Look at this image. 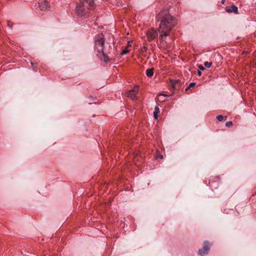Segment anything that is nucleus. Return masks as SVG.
<instances>
[{
	"mask_svg": "<svg viewBox=\"0 0 256 256\" xmlns=\"http://www.w3.org/2000/svg\"><path fill=\"white\" fill-rule=\"evenodd\" d=\"M224 0H222V3L224 4Z\"/></svg>",
	"mask_w": 256,
	"mask_h": 256,
	"instance_id": "aec40b11",
	"label": "nucleus"
},
{
	"mask_svg": "<svg viewBox=\"0 0 256 256\" xmlns=\"http://www.w3.org/2000/svg\"><path fill=\"white\" fill-rule=\"evenodd\" d=\"M198 68H199L200 70H204L205 69V68H204L202 66V65H200V66H198Z\"/></svg>",
	"mask_w": 256,
	"mask_h": 256,
	"instance_id": "a211bd4d",
	"label": "nucleus"
},
{
	"mask_svg": "<svg viewBox=\"0 0 256 256\" xmlns=\"http://www.w3.org/2000/svg\"><path fill=\"white\" fill-rule=\"evenodd\" d=\"M232 122H228L226 124V126L227 127H230V126H232Z\"/></svg>",
	"mask_w": 256,
	"mask_h": 256,
	"instance_id": "dca6fc26",
	"label": "nucleus"
},
{
	"mask_svg": "<svg viewBox=\"0 0 256 256\" xmlns=\"http://www.w3.org/2000/svg\"><path fill=\"white\" fill-rule=\"evenodd\" d=\"M160 158H163V156H160Z\"/></svg>",
	"mask_w": 256,
	"mask_h": 256,
	"instance_id": "4be33fe9",
	"label": "nucleus"
},
{
	"mask_svg": "<svg viewBox=\"0 0 256 256\" xmlns=\"http://www.w3.org/2000/svg\"><path fill=\"white\" fill-rule=\"evenodd\" d=\"M161 96H168L166 95V94H158V100L159 101L164 102V100H161Z\"/></svg>",
	"mask_w": 256,
	"mask_h": 256,
	"instance_id": "ddd939ff",
	"label": "nucleus"
},
{
	"mask_svg": "<svg viewBox=\"0 0 256 256\" xmlns=\"http://www.w3.org/2000/svg\"><path fill=\"white\" fill-rule=\"evenodd\" d=\"M104 36L100 34L96 36L95 40L96 48L98 53H102L103 55L104 60L108 62L109 60L108 58L106 55L104 50Z\"/></svg>",
	"mask_w": 256,
	"mask_h": 256,
	"instance_id": "7ed1b4c3",
	"label": "nucleus"
},
{
	"mask_svg": "<svg viewBox=\"0 0 256 256\" xmlns=\"http://www.w3.org/2000/svg\"><path fill=\"white\" fill-rule=\"evenodd\" d=\"M94 0H80L76 8V12L78 16H85L94 8Z\"/></svg>",
	"mask_w": 256,
	"mask_h": 256,
	"instance_id": "f03ea898",
	"label": "nucleus"
},
{
	"mask_svg": "<svg viewBox=\"0 0 256 256\" xmlns=\"http://www.w3.org/2000/svg\"><path fill=\"white\" fill-rule=\"evenodd\" d=\"M196 85V84L194 82H191L189 85V88H192L194 86Z\"/></svg>",
	"mask_w": 256,
	"mask_h": 256,
	"instance_id": "f3484780",
	"label": "nucleus"
},
{
	"mask_svg": "<svg viewBox=\"0 0 256 256\" xmlns=\"http://www.w3.org/2000/svg\"><path fill=\"white\" fill-rule=\"evenodd\" d=\"M224 118V117L222 115H218L216 116V119L220 122H222Z\"/></svg>",
	"mask_w": 256,
	"mask_h": 256,
	"instance_id": "2eb2a0df",
	"label": "nucleus"
},
{
	"mask_svg": "<svg viewBox=\"0 0 256 256\" xmlns=\"http://www.w3.org/2000/svg\"><path fill=\"white\" fill-rule=\"evenodd\" d=\"M158 21L160 22L158 31L161 34L160 40L163 44L166 42V38L170 34V32L174 26L176 24L175 18L169 14L167 10H162L157 16Z\"/></svg>",
	"mask_w": 256,
	"mask_h": 256,
	"instance_id": "f257e3e1",
	"label": "nucleus"
},
{
	"mask_svg": "<svg viewBox=\"0 0 256 256\" xmlns=\"http://www.w3.org/2000/svg\"><path fill=\"white\" fill-rule=\"evenodd\" d=\"M129 52V50L128 48V47H126L121 52L122 55L125 54Z\"/></svg>",
	"mask_w": 256,
	"mask_h": 256,
	"instance_id": "4468645a",
	"label": "nucleus"
},
{
	"mask_svg": "<svg viewBox=\"0 0 256 256\" xmlns=\"http://www.w3.org/2000/svg\"><path fill=\"white\" fill-rule=\"evenodd\" d=\"M190 88H189V86H188V88L186 89V91L188 90Z\"/></svg>",
	"mask_w": 256,
	"mask_h": 256,
	"instance_id": "412c9836",
	"label": "nucleus"
},
{
	"mask_svg": "<svg viewBox=\"0 0 256 256\" xmlns=\"http://www.w3.org/2000/svg\"><path fill=\"white\" fill-rule=\"evenodd\" d=\"M180 84V81L179 80H177L174 82L172 83V86L174 89L176 90L178 88Z\"/></svg>",
	"mask_w": 256,
	"mask_h": 256,
	"instance_id": "9b49d317",
	"label": "nucleus"
},
{
	"mask_svg": "<svg viewBox=\"0 0 256 256\" xmlns=\"http://www.w3.org/2000/svg\"><path fill=\"white\" fill-rule=\"evenodd\" d=\"M201 74H202V72H201L200 71H198V75L199 76H201Z\"/></svg>",
	"mask_w": 256,
	"mask_h": 256,
	"instance_id": "6ab92c4d",
	"label": "nucleus"
},
{
	"mask_svg": "<svg viewBox=\"0 0 256 256\" xmlns=\"http://www.w3.org/2000/svg\"><path fill=\"white\" fill-rule=\"evenodd\" d=\"M160 110L159 107L158 106H156L154 108V118L156 120L158 119V114L160 113Z\"/></svg>",
	"mask_w": 256,
	"mask_h": 256,
	"instance_id": "1a4fd4ad",
	"label": "nucleus"
},
{
	"mask_svg": "<svg viewBox=\"0 0 256 256\" xmlns=\"http://www.w3.org/2000/svg\"><path fill=\"white\" fill-rule=\"evenodd\" d=\"M154 68L146 70V76L148 77L152 76L154 74Z\"/></svg>",
	"mask_w": 256,
	"mask_h": 256,
	"instance_id": "9d476101",
	"label": "nucleus"
},
{
	"mask_svg": "<svg viewBox=\"0 0 256 256\" xmlns=\"http://www.w3.org/2000/svg\"><path fill=\"white\" fill-rule=\"evenodd\" d=\"M225 120L227 119V116H224Z\"/></svg>",
	"mask_w": 256,
	"mask_h": 256,
	"instance_id": "5701e85b",
	"label": "nucleus"
},
{
	"mask_svg": "<svg viewBox=\"0 0 256 256\" xmlns=\"http://www.w3.org/2000/svg\"><path fill=\"white\" fill-rule=\"evenodd\" d=\"M138 90V88H134L132 90L127 92L126 93L127 96L130 98L132 100H134Z\"/></svg>",
	"mask_w": 256,
	"mask_h": 256,
	"instance_id": "0eeeda50",
	"label": "nucleus"
},
{
	"mask_svg": "<svg viewBox=\"0 0 256 256\" xmlns=\"http://www.w3.org/2000/svg\"><path fill=\"white\" fill-rule=\"evenodd\" d=\"M238 10V8L235 5H232L230 7L226 8V10L228 12H234V13H237Z\"/></svg>",
	"mask_w": 256,
	"mask_h": 256,
	"instance_id": "6e6552de",
	"label": "nucleus"
},
{
	"mask_svg": "<svg viewBox=\"0 0 256 256\" xmlns=\"http://www.w3.org/2000/svg\"><path fill=\"white\" fill-rule=\"evenodd\" d=\"M212 65V62H204V66L207 68H210Z\"/></svg>",
	"mask_w": 256,
	"mask_h": 256,
	"instance_id": "f8f14e48",
	"label": "nucleus"
},
{
	"mask_svg": "<svg viewBox=\"0 0 256 256\" xmlns=\"http://www.w3.org/2000/svg\"><path fill=\"white\" fill-rule=\"evenodd\" d=\"M158 35V32L153 29L149 30L146 32L148 40L149 42H151L154 40Z\"/></svg>",
	"mask_w": 256,
	"mask_h": 256,
	"instance_id": "39448f33",
	"label": "nucleus"
},
{
	"mask_svg": "<svg viewBox=\"0 0 256 256\" xmlns=\"http://www.w3.org/2000/svg\"><path fill=\"white\" fill-rule=\"evenodd\" d=\"M210 250V246L209 242L207 241H204L203 247L199 249L198 253L200 256H204L208 254Z\"/></svg>",
	"mask_w": 256,
	"mask_h": 256,
	"instance_id": "20e7f679",
	"label": "nucleus"
},
{
	"mask_svg": "<svg viewBox=\"0 0 256 256\" xmlns=\"http://www.w3.org/2000/svg\"><path fill=\"white\" fill-rule=\"evenodd\" d=\"M39 7L41 10L44 11L48 10L49 8V4L48 1L46 0H42L40 2H38Z\"/></svg>",
	"mask_w": 256,
	"mask_h": 256,
	"instance_id": "423d86ee",
	"label": "nucleus"
}]
</instances>
